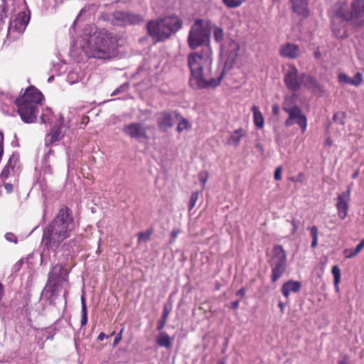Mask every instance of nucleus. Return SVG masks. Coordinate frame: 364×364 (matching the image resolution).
<instances>
[{
  "label": "nucleus",
  "mask_w": 364,
  "mask_h": 364,
  "mask_svg": "<svg viewBox=\"0 0 364 364\" xmlns=\"http://www.w3.org/2000/svg\"><path fill=\"white\" fill-rule=\"evenodd\" d=\"M77 245V238H73L63 245V249L68 252H74L73 247Z\"/></svg>",
  "instance_id": "c756f323"
},
{
  "label": "nucleus",
  "mask_w": 364,
  "mask_h": 364,
  "mask_svg": "<svg viewBox=\"0 0 364 364\" xmlns=\"http://www.w3.org/2000/svg\"><path fill=\"white\" fill-rule=\"evenodd\" d=\"M181 26L182 21L177 16H170L161 19V41L168 38Z\"/></svg>",
  "instance_id": "1a4fd4ad"
},
{
  "label": "nucleus",
  "mask_w": 364,
  "mask_h": 364,
  "mask_svg": "<svg viewBox=\"0 0 364 364\" xmlns=\"http://www.w3.org/2000/svg\"><path fill=\"white\" fill-rule=\"evenodd\" d=\"M223 3L229 9H234L241 6L242 0H222Z\"/></svg>",
  "instance_id": "7c9ffc66"
},
{
  "label": "nucleus",
  "mask_w": 364,
  "mask_h": 364,
  "mask_svg": "<svg viewBox=\"0 0 364 364\" xmlns=\"http://www.w3.org/2000/svg\"><path fill=\"white\" fill-rule=\"evenodd\" d=\"M5 188L7 190H10L12 188V185L11 183H6L5 184Z\"/></svg>",
  "instance_id": "e2e57ef3"
},
{
  "label": "nucleus",
  "mask_w": 364,
  "mask_h": 364,
  "mask_svg": "<svg viewBox=\"0 0 364 364\" xmlns=\"http://www.w3.org/2000/svg\"><path fill=\"white\" fill-rule=\"evenodd\" d=\"M75 230L73 211L68 207L61 208L53 219L44 228L43 241L46 248L55 250Z\"/></svg>",
  "instance_id": "f03ea898"
},
{
  "label": "nucleus",
  "mask_w": 364,
  "mask_h": 364,
  "mask_svg": "<svg viewBox=\"0 0 364 364\" xmlns=\"http://www.w3.org/2000/svg\"><path fill=\"white\" fill-rule=\"evenodd\" d=\"M17 161L18 159L14 155L9 158L7 164L5 166V167L1 171V178L2 179H6L9 178V176L11 174V172L14 171Z\"/></svg>",
  "instance_id": "b1692460"
},
{
  "label": "nucleus",
  "mask_w": 364,
  "mask_h": 364,
  "mask_svg": "<svg viewBox=\"0 0 364 364\" xmlns=\"http://www.w3.org/2000/svg\"><path fill=\"white\" fill-rule=\"evenodd\" d=\"M213 37L216 42L221 43L224 38L223 30L220 27H215L214 28Z\"/></svg>",
  "instance_id": "2f4dec72"
},
{
  "label": "nucleus",
  "mask_w": 364,
  "mask_h": 364,
  "mask_svg": "<svg viewBox=\"0 0 364 364\" xmlns=\"http://www.w3.org/2000/svg\"><path fill=\"white\" fill-rule=\"evenodd\" d=\"M211 22L205 19H196L191 26L187 38L189 48L196 50L210 45Z\"/></svg>",
  "instance_id": "39448f33"
},
{
  "label": "nucleus",
  "mask_w": 364,
  "mask_h": 364,
  "mask_svg": "<svg viewBox=\"0 0 364 364\" xmlns=\"http://www.w3.org/2000/svg\"><path fill=\"white\" fill-rule=\"evenodd\" d=\"M279 306L281 309V311L283 312L284 311V305L282 302H279Z\"/></svg>",
  "instance_id": "680f3d73"
},
{
  "label": "nucleus",
  "mask_w": 364,
  "mask_h": 364,
  "mask_svg": "<svg viewBox=\"0 0 364 364\" xmlns=\"http://www.w3.org/2000/svg\"><path fill=\"white\" fill-rule=\"evenodd\" d=\"M256 148L257 149V150L261 152V153H263L264 151V149H263V147L261 145V144L258 143L256 144Z\"/></svg>",
  "instance_id": "6e6d98bb"
},
{
  "label": "nucleus",
  "mask_w": 364,
  "mask_h": 364,
  "mask_svg": "<svg viewBox=\"0 0 364 364\" xmlns=\"http://www.w3.org/2000/svg\"><path fill=\"white\" fill-rule=\"evenodd\" d=\"M43 99L41 92L33 85L29 86L23 95L16 98L15 104L23 122L28 124L36 121L39 107Z\"/></svg>",
  "instance_id": "20e7f679"
},
{
  "label": "nucleus",
  "mask_w": 364,
  "mask_h": 364,
  "mask_svg": "<svg viewBox=\"0 0 364 364\" xmlns=\"http://www.w3.org/2000/svg\"><path fill=\"white\" fill-rule=\"evenodd\" d=\"M6 18V14L4 12L3 9L0 11V26L4 23V20Z\"/></svg>",
  "instance_id": "49530a36"
},
{
  "label": "nucleus",
  "mask_w": 364,
  "mask_h": 364,
  "mask_svg": "<svg viewBox=\"0 0 364 364\" xmlns=\"http://www.w3.org/2000/svg\"><path fill=\"white\" fill-rule=\"evenodd\" d=\"M344 256L346 258H352L357 255V253L355 252L354 250L352 249H346L343 252Z\"/></svg>",
  "instance_id": "ea45409f"
},
{
  "label": "nucleus",
  "mask_w": 364,
  "mask_h": 364,
  "mask_svg": "<svg viewBox=\"0 0 364 364\" xmlns=\"http://www.w3.org/2000/svg\"><path fill=\"white\" fill-rule=\"evenodd\" d=\"M341 19L343 21H350L353 19V14L351 11H348L347 9L341 6L338 9H337L335 15L332 17V23H333V31L335 35L338 37H342L343 34H339L338 31L337 32L336 28H335V23L337 19Z\"/></svg>",
  "instance_id": "dca6fc26"
},
{
  "label": "nucleus",
  "mask_w": 364,
  "mask_h": 364,
  "mask_svg": "<svg viewBox=\"0 0 364 364\" xmlns=\"http://www.w3.org/2000/svg\"><path fill=\"white\" fill-rule=\"evenodd\" d=\"M237 296H242L243 297L245 294V289L243 288L240 289V290H238L236 293Z\"/></svg>",
  "instance_id": "603ef678"
},
{
  "label": "nucleus",
  "mask_w": 364,
  "mask_h": 364,
  "mask_svg": "<svg viewBox=\"0 0 364 364\" xmlns=\"http://www.w3.org/2000/svg\"><path fill=\"white\" fill-rule=\"evenodd\" d=\"M320 55H321V54H320V53H319V52H316V53H315V57H316V58H318Z\"/></svg>",
  "instance_id": "338daca9"
},
{
  "label": "nucleus",
  "mask_w": 364,
  "mask_h": 364,
  "mask_svg": "<svg viewBox=\"0 0 364 364\" xmlns=\"http://www.w3.org/2000/svg\"><path fill=\"white\" fill-rule=\"evenodd\" d=\"M350 200V187H348L345 192L339 193L337 196V203L336 204V207L337 209L338 215L341 220H344L348 215Z\"/></svg>",
  "instance_id": "f8f14e48"
},
{
  "label": "nucleus",
  "mask_w": 364,
  "mask_h": 364,
  "mask_svg": "<svg viewBox=\"0 0 364 364\" xmlns=\"http://www.w3.org/2000/svg\"><path fill=\"white\" fill-rule=\"evenodd\" d=\"M124 331V327L122 328L120 331L114 337V342H113L114 347H116L119 344V341L122 340V334H123Z\"/></svg>",
  "instance_id": "e433bc0d"
},
{
  "label": "nucleus",
  "mask_w": 364,
  "mask_h": 364,
  "mask_svg": "<svg viewBox=\"0 0 364 364\" xmlns=\"http://www.w3.org/2000/svg\"><path fill=\"white\" fill-rule=\"evenodd\" d=\"M282 168L281 166H279L276 168L274 172V179L276 181H280L282 179Z\"/></svg>",
  "instance_id": "79ce46f5"
},
{
  "label": "nucleus",
  "mask_w": 364,
  "mask_h": 364,
  "mask_svg": "<svg viewBox=\"0 0 364 364\" xmlns=\"http://www.w3.org/2000/svg\"><path fill=\"white\" fill-rule=\"evenodd\" d=\"M279 53L282 57L295 59L300 56L301 50L297 45L286 43L280 46Z\"/></svg>",
  "instance_id": "2eb2a0df"
},
{
  "label": "nucleus",
  "mask_w": 364,
  "mask_h": 364,
  "mask_svg": "<svg viewBox=\"0 0 364 364\" xmlns=\"http://www.w3.org/2000/svg\"><path fill=\"white\" fill-rule=\"evenodd\" d=\"M363 247H364V239H363L360 241V242L354 249L355 252L357 253V255H358L363 249Z\"/></svg>",
  "instance_id": "c03bdc74"
},
{
  "label": "nucleus",
  "mask_w": 364,
  "mask_h": 364,
  "mask_svg": "<svg viewBox=\"0 0 364 364\" xmlns=\"http://www.w3.org/2000/svg\"><path fill=\"white\" fill-rule=\"evenodd\" d=\"M283 110L288 114V118L284 124L289 127L294 124H297L301 129V132H305L307 127L306 117L302 113L301 109L294 104L291 97H286L283 104Z\"/></svg>",
  "instance_id": "423d86ee"
},
{
  "label": "nucleus",
  "mask_w": 364,
  "mask_h": 364,
  "mask_svg": "<svg viewBox=\"0 0 364 364\" xmlns=\"http://www.w3.org/2000/svg\"><path fill=\"white\" fill-rule=\"evenodd\" d=\"M191 129V124L188 119L181 117L176 127V130L178 133H181L183 131H188Z\"/></svg>",
  "instance_id": "cd10ccee"
},
{
  "label": "nucleus",
  "mask_w": 364,
  "mask_h": 364,
  "mask_svg": "<svg viewBox=\"0 0 364 364\" xmlns=\"http://www.w3.org/2000/svg\"><path fill=\"white\" fill-rule=\"evenodd\" d=\"M302 79L299 76V72L294 65H290L284 75V83L287 87L293 92L299 90Z\"/></svg>",
  "instance_id": "9b49d317"
},
{
  "label": "nucleus",
  "mask_w": 364,
  "mask_h": 364,
  "mask_svg": "<svg viewBox=\"0 0 364 364\" xmlns=\"http://www.w3.org/2000/svg\"><path fill=\"white\" fill-rule=\"evenodd\" d=\"M4 296V287L2 284L0 282V301L2 299Z\"/></svg>",
  "instance_id": "5fc2aeb1"
},
{
  "label": "nucleus",
  "mask_w": 364,
  "mask_h": 364,
  "mask_svg": "<svg viewBox=\"0 0 364 364\" xmlns=\"http://www.w3.org/2000/svg\"><path fill=\"white\" fill-rule=\"evenodd\" d=\"M63 137L60 128L58 127L53 129L50 134H48L46 140L49 144H53L55 141H59Z\"/></svg>",
  "instance_id": "a878e982"
},
{
  "label": "nucleus",
  "mask_w": 364,
  "mask_h": 364,
  "mask_svg": "<svg viewBox=\"0 0 364 364\" xmlns=\"http://www.w3.org/2000/svg\"><path fill=\"white\" fill-rule=\"evenodd\" d=\"M147 31L149 36L152 38L154 44L159 42V21H151L148 22Z\"/></svg>",
  "instance_id": "412c9836"
},
{
  "label": "nucleus",
  "mask_w": 364,
  "mask_h": 364,
  "mask_svg": "<svg viewBox=\"0 0 364 364\" xmlns=\"http://www.w3.org/2000/svg\"><path fill=\"white\" fill-rule=\"evenodd\" d=\"M149 129L148 126L138 122H132L127 124L123 128V132L131 138H144L147 139V130Z\"/></svg>",
  "instance_id": "ddd939ff"
},
{
  "label": "nucleus",
  "mask_w": 364,
  "mask_h": 364,
  "mask_svg": "<svg viewBox=\"0 0 364 364\" xmlns=\"http://www.w3.org/2000/svg\"><path fill=\"white\" fill-rule=\"evenodd\" d=\"M171 346L170 337L165 333H161V346L169 348Z\"/></svg>",
  "instance_id": "72a5a7b5"
},
{
  "label": "nucleus",
  "mask_w": 364,
  "mask_h": 364,
  "mask_svg": "<svg viewBox=\"0 0 364 364\" xmlns=\"http://www.w3.org/2000/svg\"><path fill=\"white\" fill-rule=\"evenodd\" d=\"M142 15L131 11L117 10L112 14V23L119 26H135L144 22Z\"/></svg>",
  "instance_id": "6e6552de"
},
{
  "label": "nucleus",
  "mask_w": 364,
  "mask_h": 364,
  "mask_svg": "<svg viewBox=\"0 0 364 364\" xmlns=\"http://www.w3.org/2000/svg\"><path fill=\"white\" fill-rule=\"evenodd\" d=\"M222 50L227 58V63L232 65L238 56L240 45L233 40H230L226 45L222 46Z\"/></svg>",
  "instance_id": "4468645a"
},
{
  "label": "nucleus",
  "mask_w": 364,
  "mask_h": 364,
  "mask_svg": "<svg viewBox=\"0 0 364 364\" xmlns=\"http://www.w3.org/2000/svg\"><path fill=\"white\" fill-rule=\"evenodd\" d=\"M252 111L253 112V120L255 125L259 129L263 128L264 117L262 112L259 111V107L256 105H254L252 107Z\"/></svg>",
  "instance_id": "393cba45"
},
{
  "label": "nucleus",
  "mask_w": 364,
  "mask_h": 364,
  "mask_svg": "<svg viewBox=\"0 0 364 364\" xmlns=\"http://www.w3.org/2000/svg\"><path fill=\"white\" fill-rule=\"evenodd\" d=\"M168 313H169V310L168 309V307L165 306L164 309V313H163V316L164 318H166L167 317Z\"/></svg>",
  "instance_id": "864d4df0"
},
{
  "label": "nucleus",
  "mask_w": 364,
  "mask_h": 364,
  "mask_svg": "<svg viewBox=\"0 0 364 364\" xmlns=\"http://www.w3.org/2000/svg\"><path fill=\"white\" fill-rule=\"evenodd\" d=\"M279 108L278 107V105H274L272 106V112L274 115H277L279 114Z\"/></svg>",
  "instance_id": "09e8293b"
},
{
  "label": "nucleus",
  "mask_w": 364,
  "mask_h": 364,
  "mask_svg": "<svg viewBox=\"0 0 364 364\" xmlns=\"http://www.w3.org/2000/svg\"><path fill=\"white\" fill-rule=\"evenodd\" d=\"M270 266L272 268V280L274 282L282 276L287 268V254L284 248L279 245L273 247Z\"/></svg>",
  "instance_id": "0eeeda50"
},
{
  "label": "nucleus",
  "mask_w": 364,
  "mask_h": 364,
  "mask_svg": "<svg viewBox=\"0 0 364 364\" xmlns=\"http://www.w3.org/2000/svg\"><path fill=\"white\" fill-rule=\"evenodd\" d=\"M151 231L142 232L138 234L139 242H146L150 239Z\"/></svg>",
  "instance_id": "c9c22d12"
},
{
  "label": "nucleus",
  "mask_w": 364,
  "mask_h": 364,
  "mask_svg": "<svg viewBox=\"0 0 364 364\" xmlns=\"http://www.w3.org/2000/svg\"><path fill=\"white\" fill-rule=\"evenodd\" d=\"M358 174H359L358 171H355L352 175V178L354 179L356 178L358 176Z\"/></svg>",
  "instance_id": "052dcab7"
},
{
  "label": "nucleus",
  "mask_w": 364,
  "mask_h": 364,
  "mask_svg": "<svg viewBox=\"0 0 364 364\" xmlns=\"http://www.w3.org/2000/svg\"><path fill=\"white\" fill-rule=\"evenodd\" d=\"M338 78L340 82H343L356 87L359 86L363 82V75L360 73H357L353 77H350L345 73H341Z\"/></svg>",
  "instance_id": "6ab92c4d"
},
{
  "label": "nucleus",
  "mask_w": 364,
  "mask_h": 364,
  "mask_svg": "<svg viewBox=\"0 0 364 364\" xmlns=\"http://www.w3.org/2000/svg\"><path fill=\"white\" fill-rule=\"evenodd\" d=\"M291 224L292 225L291 233L292 234H295L296 232L297 231L298 228H299V220H292L291 221Z\"/></svg>",
  "instance_id": "37998d69"
},
{
  "label": "nucleus",
  "mask_w": 364,
  "mask_h": 364,
  "mask_svg": "<svg viewBox=\"0 0 364 364\" xmlns=\"http://www.w3.org/2000/svg\"><path fill=\"white\" fill-rule=\"evenodd\" d=\"M331 272L334 277V284L336 286V290L338 291V284L341 281V269L338 266H333Z\"/></svg>",
  "instance_id": "c85d7f7f"
},
{
  "label": "nucleus",
  "mask_w": 364,
  "mask_h": 364,
  "mask_svg": "<svg viewBox=\"0 0 364 364\" xmlns=\"http://www.w3.org/2000/svg\"><path fill=\"white\" fill-rule=\"evenodd\" d=\"M326 145H328V146H331V144H332V141H331V139H326Z\"/></svg>",
  "instance_id": "0e129e2a"
},
{
  "label": "nucleus",
  "mask_w": 364,
  "mask_h": 364,
  "mask_svg": "<svg viewBox=\"0 0 364 364\" xmlns=\"http://www.w3.org/2000/svg\"><path fill=\"white\" fill-rule=\"evenodd\" d=\"M88 117H85L82 120V123L86 124L87 123Z\"/></svg>",
  "instance_id": "69168bd1"
},
{
  "label": "nucleus",
  "mask_w": 364,
  "mask_h": 364,
  "mask_svg": "<svg viewBox=\"0 0 364 364\" xmlns=\"http://www.w3.org/2000/svg\"><path fill=\"white\" fill-rule=\"evenodd\" d=\"M5 238L6 239V240H8L9 242H11L16 243L18 241L16 236L14 233H11V232L6 233L5 235Z\"/></svg>",
  "instance_id": "a19ab883"
},
{
  "label": "nucleus",
  "mask_w": 364,
  "mask_h": 364,
  "mask_svg": "<svg viewBox=\"0 0 364 364\" xmlns=\"http://www.w3.org/2000/svg\"><path fill=\"white\" fill-rule=\"evenodd\" d=\"M199 181H200V183H202L203 185V188H204L205 187V185L208 181V174L206 171H204V172H200L199 173Z\"/></svg>",
  "instance_id": "4c0bfd02"
},
{
  "label": "nucleus",
  "mask_w": 364,
  "mask_h": 364,
  "mask_svg": "<svg viewBox=\"0 0 364 364\" xmlns=\"http://www.w3.org/2000/svg\"><path fill=\"white\" fill-rule=\"evenodd\" d=\"M178 119L179 114L176 112H163L161 114V130L172 127Z\"/></svg>",
  "instance_id": "f3484780"
},
{
  "label": "nucleus",
  "mask_w": 364,
  "mask_h": 364,
  "mask_svg": "<svg viewBox=\"0 0 364 364\" xmlns=\"http://www.w3.org/2000/svg\"><path fill=\"white\" fill-rule=\"evenodd\" d=\"M301 289V283L296 281L290 280L284 283L282 287V292L283 295L288 298L289 294L299 291Z\"/></svg>",
  "instance_id": "aec40b11"
},
{
  "label": "nucleus",
  "mask_w": 364,
  "mask_h": 364,
  "mask_svg": "<svg viewBox=\"0 0 364 364\" xmlns=\"http://www.w3.org/2000/svg\"><path fill=\"white\" fill-rule=\"evenodd\" d=\"M117 36L106 29H98L90 37L87 45L85 47V52L90 58L105 59L110 56L117 45Z\"/></svg>",
  "instance_id": "7ed1b4c3"
},
{
  "label": "nucleus",
  "mask_w": 364,
  "mask_h": 364,
  "mask_svg": "<svg viewBox=\"0 0 364 364\" xmlns=\"http://www.w3.org/2000/svg\"><path fill=\"white\" fill-rule=\"evenodd\" d=\"M54 269H58L59 271H61L63 269V266L62 264H56L54 267Z\"/></svg>",
  "instance_id": "13d9d810"
},
{
  "label": "nucleus",
  "mask_w": 364,
  "mask_h": 364,
  "mask_svg": "<svg viewBox=\"0 0 364 364\" xmlns=\"http://www.w3.org/2000/svg\"><path fill=\"white\" fill-rule=\"evenodd\" d=\"M240 301L238 300L233 301L231 304V307L232 309H237L239 306Z\"/></svg>",
  "instance_id": "3c124183"
},
{
  "label": "nucleus",
  "mask_w": 364,
  "mask_h": 364,
  "mask_svg": "<svg viewBox=\"0 0 364 364\" xmlns=\"http://www.w3.org/2000/svg\"><path fill=\"white\" fill-rule=\"evenodd\" d=\"M81 305H82V317L80 321L81 326H84L87 323V306H86V300L85 295H82L81 296Z\"/></svg>",
  "instance_id": "bb28decb"
},
{
  "label": "nucleus",
  "mask_w": 364,
  "mask_h": 364,
  "mask_svg": "<svg viewBox=\"0 0 364 364\" xmlns=\"http://www.w3.org/2000/svg\"><path fill=\"white\" fill-rule=\"evenodd\" d=\"M198 199V192L196 191V192L192 193L191 198H190V201H189V205H188L189 210H192L195 207Z\"/></svg>",
  "instance_id": "f704fd0d"
},
{
  "label": "nucleus",
  "mask_w": 364,
  "mask_h": 364,
  "mask_svg": "<svg viewBox=\"0 0 364 364\" xmlns=\"http://www.w3.org/2000/svg\"><path fill=\"white\" fill-rule=\"evenodd\" d=\"M294 11L304 17L309 14L308 9V0H290Z\"/></svg>",
  "instance_id": "a211bd4d"
},
{
  "label": "nucleus",
  "mask_w": 364,
  "mask_h": 364,
  "mask_svg": "<svg viewBox=\"0 0 364 364\" xmlns=\"http://www.w3.org/2000/svg\"><path fill=\"white\" fill-rule=\"evenodd\" d=\"M317 245H318V239L312 240L311 247L314 248L317 246Z\"/></svg>",
  "instance_id": "4d7b16f0"
},
{
  "label": "nucleus",
  "mask_w": 364,
  "mask_h": 364,
  "mask_svg": "<svg viewBox=\"0 0 364 364\" xmlns=\"http://www.w3.org/2000/svg\"><path fill=\"white\" fill-rule=\"evenodd\" d=\"M41 123H43V124H46L48 120L45 119V116L43 114L41 115Z\"/></svg>",
  "instance_id": "bf43d9fd"
},
{
  "label": "nucleus",
  "mask_w": 364,
  "mask_h": 364,
  "mask_svg": "<svg viewBox=\"0 0 364 364\" xmlns=\"http://www.w3.org/2000/svg\"><path fill=\"white\" fill-rule=\"evenodd\" d=\"M246 135V131L243 129H237L232 132L228 138L227 143L229 145H232L235 147L238 146L241 139Z\"/></svg>",
  "instance_id": "4be33fe9"
},
{
  "label": "nucleus",
  "mask_w": 364,
  "mask_h": 364,
  "mask_svg": "<svg viewBox=\"0 0 364 364\" xmlns=\"http://www.w3.org/2000/svg\"><path fill=\"white\" fill-rule=\"evenodd\" d=\"M30 21V16L26 11L19 12L14 20L10 22L8 28V35L11 36L14 32L18 33H23L28 22Z\"/></svg>",
  "instance_id": "9d476101"
},
{
  "label": "nucleus",
  "mask_w": 364,
  "mask_h": 364,
  "mask_svg": "<svg viewBox=\"0 0 364 364\" xmlns=\"http://www.w3.org/2000/svg\"><path fill=\"white\" fill-rule=\"evenodd\" d=\"M338 364H350L348 358L347 356H344L339 360Z\"/></svg>",
  "instance_id": "de8ad7c7"
},
{
  "label": "nucleus",
  "mask_w": 364,
  "mask_h": 364,
  "mask_svg": "<svg viewBox=\"0 0 364 364\" xmlns=\"http://www.w3.org/2000/svg\"><path fill=\"white\" fill-rule=\"evenodd\" d=\"M308 230L310 231L311 236L312 237V240L318 239V230L317 227L312 226L309 227Z\"/></svg>",
  "instance_id": "58836bf2"
},
{
  "label": "nucleus",
  "mask_w": 364,
  "mask_h": 364,
  "mask_svg": "<svg viewBox=\"0 0 364 364\" xmlns=\"http://www.w3.org/2000/svg\"><path fill=\"white\" fill-rule=\"evenodd\" d=\"M156 342L157 344H159V336H157L156 338Z\"/></svg>",
  "instance_id": "774afa93"
},
{
  "label": "nucleus",
  "mask_w": 364,
  "mask_h": 364,
  "mask_svg": "<svg viewBox=\"0 0 364 364\" xmlns=\"http://www.w3.org/2000/svg\"><path fill=\"white\" fill-rule=\"evenodd\" d=\"M351 12L353 18L364 16V0H353L351 4Z\"/></svg>",
  "instance_id": "5701e85b"
},
{
  "label": "nucleus",
  "mask_w": 364,
  "mask_h": 364,
  "mask_svg": "<svg viewBox=\"0 0 364 364\" xmlns=\"http://www.w3.org/2000/svg\"><path fill=\"white\" fill-rule=\"evenodd\" d=\"M179 233H180V230L178 229H175L171 232V242L174 241V240L178 237Z\"/></svg>",
  "instance_id": "a18cd8bd"
},
{
  "label": "nucleus",
  "mask_w": 364,
  "mask_h": 364,
  "mask_svg": "<svg viewBox=\"0 0 364 364\" xmlns=\"http://www.w3.org/2000/svg\"><path fill=\"white\" fill-rule=\"evenodd\" d=\"M213 60L210 46H206L199 51H192L188 55L187 63L191 72L190 85L193 88H215L220 84L223 73H213Z\"/></svg>",
  "instance_id": "f257e3e1"
},
{
  "label": "nucleus",
  "mask_w": 364,
  "mask_h": 364,
  "mask_svg": "<svg viewBox=\"0 0 364 364\" xmlns=\"http://www.w3.org/2000/svg\"><path fill=\"white\" fill-rule=\"evenodd\" d=\"M108 337L109 336H107L105 333L102 332L97 336V340L103 341L105 338H108Z\"/></svg>",
  "instance_id": "8fccbe9b"
},
{
  "label": "nucleus",
  "mask_w": 364,
  "mask_h": 364,
  "mask_svg": "<svg viewBox=\"0 0 364 364\" xmlns=\"http://www.w3.org/2000/svg\"><path fill=\"white\" fill-rule=\"evenodd\" d=\"M302 80H304V85L309 87H313L317 85L316 80L314 77L304 75V78Z\"/></svg>",
  "instance_id": "473e14b6"
}]
</instances>
